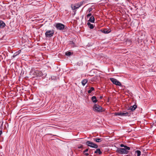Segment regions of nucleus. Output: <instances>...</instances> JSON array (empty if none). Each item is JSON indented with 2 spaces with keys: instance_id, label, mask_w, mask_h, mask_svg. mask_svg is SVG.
I'll list each match as a JSON object with an SVG mask.
<instances>
[{
  "instance_id": "1",
  "label": "nucleus",
  "mask_w": 156,
  "mask_h": 156,
  "mask_svg": "<svg viewBox=\"0 0 156 156\" xmlns=\"http://www.w3.org/2000/svg\"><path fill=\"white\" fill-rule=\"evenodd\" d=\"M130 150V147L127 146L125 147L124 148H118L117 152L119 154H127Z\"/></svg>"
},
{
  "instance_id": "2",
  "label": "nucleus",
  "mask_w": 156,
  "mask_h": 156,
  "mask_svg": "<svg viewBox=\"0 0 156 156\" xmlns=\"http://www.w3.org/2000/svg\"><path fill=\"white\" fill-rule=\"evenodd\" d=\"M54 33L53 30H47L45 33V37L47 38L51 37L53 36Z\"/></svg>"
},
{
  "instance_id": "3",
  "label": "nucleus",
  "mask_w": 156,
  "mask_h": 156,
  "mask_svg": "<svg viewBox=\"0 0 156 156\" xmlns=\"http://www.w3.org/2000/svg\"><path fill=\"white\" fill-rule=\"evenodd\" d=\"M54 26L57 30H64L65 27L64 25L60 23H55Z\"/></svg>"
},
{
  "instance_id": "4",
  "label": "nucleus",
  "mask_w": 156,
  "mask_h": 156,
  "mask_svg": "<svg viewBox=\"0 0 156 156\" xmlns=\"http://www.w3.org/2000/svg\"><path fill=\"white\" fill-rule=\"evenodd\" d=\"M86 144L88 147H90L92 148H97L98 147V145L97 144L90 141H87Z\"/></svg>"
},
{
  "instance_id": "5",
  "label": "nucleus",
  "mask_w": 156,
  "mask_h": 156,
  "mask_svg": "<svg viewBox=\"0 0 156 156\" xmlns=\"http://www.w3.org/2000/svg\"><path fill=\"white\" fill-rule=\"evenodd\" d=\"M111 81L114 84L119 86H121L122 84L121 83L118 81L116 79H115L113 78H111L110 79Z\"/></svg>"
},
{
  "instance_id": "6",
  "label": "nucleus",
  "mask_w": 156,
  "mask_h": 156,
  "mask_svg": "<svg viewBox=\"0 0 156 156\" xmlns=\"http://www.w3.org/2000/svg\"><path fill=\"white\" fill-rule=\"evenodd\" d=\"M93 109L95 112H101L102 111V108L101 106L96 104L93 107Z\"/></svg>"
},
{
  "instance_id": "7",
  "label": "nucleus",
  "mask_w": 156,
  "mask_h": 156,
  "mask_svg": "<svg viewBox=\"0 0 156 156\" xmlns=\"http://www.w3.org/2000/svg\"><path fill=\"white\" fill-rule=\"evenodd\" d=\"M34 74L37 76H43V73L41 71L36 70L34 72Z\"/></svg>"
},
{
  "instance_id": "8",
  "label": "nucleus",
  "mask_w": 156,
  "mask_h": 156,
  "mask_svg": "<svg viewBox=\"0 0 156 156\" xmlns=\"http://www.w3.org/2000/svg\"><path fill=\"white\" fill-rule=\"evenodd\" d=\"M5 26V23L2 20H0V28H3Z\"/></svg>"
},
{
  "instance_id": "9",
  "label": "nucleus",
  "mask_w": 156,
  "mask_h": 156,
  "mask_svg": "<svg viewBox=\"0 0 156 156\" xmlns=\"http://www.w3.org/2000/svg\"><path fill=\"white\" fill-rule=\"evenodd\" d=\"M136 108L137 105H134L133 106H131L128 109L132 111H133L135 110Z\"/></svg>"
},
{
  "instance_id": "10",
  "label": "nucleus",
  "mask_w": 156,
  "mask_h": 156,
  "mask_svg": "<svg viewBox=\"0 0 156 156\" xmlns=\"http://www.w3.org/2000/svg\"><path fill=\"white\" fill-rule=\"evenodd\" d=\"M103 139L102 138H94V140L97 142H100L103 140Z\"/></svg>"
},
{
  "instance_id": "11",
  "label": "nucleus",
  "mask_w": 156,
  "mask_h": 156,
  "mask_svg": "<svg viewBox=\"0 0 156 156\" xmlns=\"http://www.w3.org/2000/svg\"><path fill=\"white\" fill-rule=\"evenodd\" d=\"M95 18L94 16H91L90 18L88 21L92 23H94V22Z\"/></svg>"
},
{
  "instance_id": "12",
  "label": "nucleus",
  "mask_w": 156,
  "mask_h": 156,
  "mask_svg": "<svg viewBox=\"0 0 156 156\" xmlns=\"http://www.w3.org/2000/svg\"><path fill=\"white\" fill-rule=\"evenodd\" d=\"M94 153L99 154H101L102 153V152L101 151L100 148H98L95 151Z\"/></svg>"
},
{
  "instance_id": "13",
  "label": "nucleus",
  "mask_w": 156,
  "mask_h": 156,
  "mask_svg": "<svg viewBox=\"0 0 156 156\" xmlns=\"http://www.w3.org/2000/svg\"><path fill=\"white\" fill-rule=\"evenodd\" d=\"M91 100L94 103H96L98 101V100L96 99V97L95 96H93L91 98Z\"/></svg>"
},
{
  "instance_id": "14",
  "label": "nucleus",
  "mask_w": 156,
  "mask_h": 156,
  "mask_svg": "<svg viewBox=\"0 0 156 156\" xmlns=\"http://www.w3.org/2000/svg\"><path fill=\"white\" fill-rule=\"evenodd\" d=\"M87 24L88 26V27H89L90 29H93L94 28V25L91 24L89 22H88Z\"/></svg>"
},
{
  "instance_id": "15",
  "label": "nucleus",
  "mask_w": 156,
  "mask_h": 156,
  "mask_svg": "<svg viewBox=\"0 0 156 156\" xmlns=\"http://www.w3.org/2000/svg\"><path fill=\"white\" fill-rule=\"evenodd\" d=\"M87 79H85L83 80L81 82V83L82 85L84 86L85 85V84L87 83Z\"/></svg>"
},
{
  "instance_id": "16",
  "label": "nucleus",
  "mask_w": 156,
  "mask_h": 156,
  "mask_svg": "<svg viewBox=\"0 0 156 156\" xmlns=\"http://www.w3.org/2000/svg\"><path fill=\"white\" fill-rule=\"evenodd\" d=\"M129 116V114L127 112H122V116Z\"/></svg>"
},
{
  "instance_id": "17",
  "label": "nucleus",
  "mask_w": 156,
  "mask_h": 156,
  "mask_svg": "<svg viewBox=\"0 0 156 156\" xmlns=\"http://www.w3.org/2000/svg\"><path fill=\"white\" fill-rule=\"evenodd\" d=\"M135 154H137V156H140L141 155V151L139 150H137L135 151Z\"/></svg>"
},
{
  "instance_id": "18",
  "label": "nucleus",
  "mask_w": 156,
  "mask_h": 156,
  "mask_svg": "<svg viewBox=\"0 0 156 156\" xmlns=\"http://www.w3.org/2000/svg\"><path fill=\"white\" fill-rule=\"evenodd\" d=\"M94 90V88L93 87H91L90 89L88 91V93L90 94L91 92Z\"/></svg>"
},
{
  "instance_id": "19",
  "label": "nucleus",
  "mask_w": 156,
  "mask_h": 156,
  "mask_svg": "<svg viewBox=\"0 0 156 156\" xmlns=\"http://www.w3.org/2000/svg\"><path fill=\"white\" fill-rule=\"evenodd\" d=\"M20 54V53H19L18 52H16L14 53L12 56L13 58H14L17 55H18Z\"/></svg>"
},
{
  "instance_id": "20",
  "label": "nucleus",
  "mask_w": 156,
  "mask_h": 156,
  "mask_svg": "<svg viewBox=\"0 0 156 156\" xmlns=\"http://www.w3.org/2000/svg\"><path fill=\"white\" fill-rule=\"evenodd\" d=\"M103 32L105 34H108L110 33V31L106 29L103 30Z\"/></svg>"
},
{
  "instance_id": "21",
  "label": "nucleus",
  "mask_w": 156,
  "mask_h": 156,
  "mask_svg": "<svg viewBox=\"0 0 156 156\" xmlns=\"http://www.w3.org/2000/svg\"><path fill=\"white\" fill-rule=\"evenodd\" d=\"M115 115H119L122 116V112H115L114 114Z\"/></svg>"
},
{
  "instance_id": "22",
  "label": "nucleus",
  "mask_w": 156,
  "mask_h": 156,
  "mask_svg": "<svg viewBox=\"0 0 156 156\" xmlns=\"http://www.w3.org/2000/svg\"><path fill=\"white\" fill-rule=\"evenodd\" d=\"M71 55V52L70 51H67L66 52V55L67 56H70Z\"/></svg>"
},
{
  "instance_id": "23",
  "label": "nucleus",
  "mask_w": 156,
  "mask_h": 156,
  "mask_svg": "<svg viewBox=\"0 0 156 156\" xmlns=\"http://www.w3.org/2000/svg\"><path fill=\"white\" fill-rule=\"evenodd\" d=\"M71 8L73 10H75L76 9H78L76 5L73 6H72Z\"/></svg>"
},
{
  "instance_id": "24",
  "label": "nucleus",
  "mask_w": 156,
  "mask_h": 156,
  "mask_svg": "<svg viewBox=\"0 0 156 156\" xmlns=\"http://www.w3.org/2000/svg\"><path fill=\"white\" fill-rule=\"evenodd\" d=\"M93 9L92 8H88V10H87V12H88L89 13Z\"/></svg>"
},
{
  "instance_id": "25",
  "label": "nucleus",
  "mask_w": 156,
  "mask_h": 156,
  "mask_svg": "<svg viewBox=\"0 0 156 156\" xmlns=\"http://www.w3.org/2000/svg\"><path fill=\"white\" fill-rule=\"evenodd\" d=\"M85 2H84V1H82V2H79V3L80 6H82L84 3H85Z\"/></svg>"
},
{
  "instance_id": "26",
  "label": "nucleus",
  "mask_w": 156,
  "mask_h": 156,
  "mask_svg": "<svg viewBox=\"0 0 156 156\" xmlns=\"http://www.w3.org/2000/svg\"><path fill=\"white\" fill-rule=\"evenodd\" d=\"M76 6L77 8V9H78L80 7V6L79 3H77V4H76Z\"/></svg>"
},
{
  "instance_id": "27",
  "label": "nucleus",
  "mask_w": 156,
  "mask_h": 156,
  "mask_svg": "<svg viewBox=\"0 0 156 156\" xmlns=\"http://www.w3.org/2000/svg\"><path fill=\"white\" fill-rule=\"evenodd\" d=\"M91 16V13H89L87 15V18H88L89 17Z\"/></svg>"
},
{
  "instance_id": "28",
  "label": "nucleus",
  "mask_w": 156,
  "mask_h": 156,
  "mask_svg": "<svg viewBox=\"0 0 156 156\" xmlns=\"http://www.w3.org/2000/svg\"><path fill=\"white\" fill-rule=\"evenodd\" d=\"M89 150L88 148H87L86 149H85L84 151H83V153L84 154V153L86 152H87Z\"/></svg>"
},
{
  "instance_id": "29",
  "label": "nucleus",
  "mask_w": 156,
  "mask_h": 156,
  "mask_svg": "<svg viewBox=\"0 0 156 156\" xmlns=\"http://www.w3.org/2000/svg\"><path fill=\"white\" fill-rule=\"evenodd\" d=\"M120 146L121 147H125V146H126L124 144H121L120 145Z\"/></svg>"
},
{
  "instance_id": "30",
  "label": "nucleus",
  "mask_w": 156,
  "mask_h": 156,
  "mask_svg": "<svg viewBox=\"0 0 156 156\" xmlns=\"http://www.w3.org/2000/svg\"><path fill=\"white\" fill-rule=\"evenodd\" d=\"M70 44H73V45L74 44V43L73 41H71L70 42Z\"/></svg>"
},
{
  "instance_id": "31",
  "label": "nucleus",
  "mask_w": 156,
  "mask_h": 156,
  "mask_svg": "<svg viewBox=\"0 0 156 156\" xmlns=\"http://www.w3.org/2000/svg\"><path fill=\"white\" fill-rule=\"evenodd\" d=\"M86 156H87L89 155V154L88 153H84V154Z\"/></svg>"
},
{
  "instance_id": "32",
  "label": "nucleus",
  "mask_w": 156,
  "mask_h": 156,
  "mask_svg": "<svg viewBox=\"0 0 156 156\" xmlns=\"http://www.w3.org/2000/svg\"><path fill=\"white\" fill-rule=\"evenodd\" d=\"M82 147H83V146L82 145H81V146L79 147L78 148L79 149H80V148H81Z\"/></svg>"
},
{
  "instance_id": "33",
  "label": "nucleus",
  "mask_w": 156,
  "mask_h": 156,
  "mask_svg": "<svg viewBox=\"0 0 156 156\" xmlns=\"http://www.w3.org/2000/svg\"><path fill=\"white\" fill-rule=\"evenodd\" d=\"M102 98V96H101V97H100V98L101 99Z\"/></svg>"
},
{
  "instance_id": "34",
  "label": "nucleus",
  "mask_w": 156,
  "mask_h": 156,
  "mask_svg": "<svg viewBox=\"0 0 156 156\" xmlns=\"http://www.w3.org/2000/svg\"><path fill=\"white\" fill-rule=\"evenodd\" d=\"M20 51H19L18 52L19 53H20Z\"/></svg>"
}]
</instances>
